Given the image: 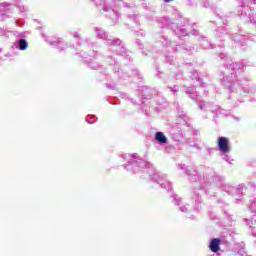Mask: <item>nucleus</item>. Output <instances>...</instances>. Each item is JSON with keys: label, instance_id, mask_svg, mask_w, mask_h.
I'll use <instances>...</instances> for the list:
<instances>
[{"label": "nucleus", "instance_id": "1", "mask_svg": "<svg viewBox=\"0 0 256 256\" xmlns=\"http://www.w3.org/2000/svg\"><path fill=\"white\" fill-rule=\"evenodd\" d=\"M218 147H219V151H221L222 153H229V151H230L229 138L220 137L218 139Z\"/></svg>", "mask_w": 256, "mask_h": 256}, {"label": "nucleus", "instance_id": "2", "mask_svg": "<svg viewBox=\"0 0 256 256\" xmlns=\"http://www.w3.org/2000/svg\"><path fill=\"white\" fill-rule=\"evenodd\" d=\"M221 239L218 238H214L210 241V251H212V253H217L221 248Z\"/></svg>", "mask_w": 256, "mask_h": 256}, {"label": "nucleus", "instance_id": "3", "mask_svg": "<svg viewBox=\"0 0 256 256\" xmlns=\"http://www.w3.org/2000/svg\"><path fill=\"white\" fill-rule=\"evenodd\" d=\"M155 139L156 141H158V143H162V144L167 143V137H165V134H163V132H157L155 134Z\"/></svg>", "mask_w": 256, "mask_h": 256}, {"label": "nucleus", "instance_id": "4", "mask_svg": "<svg viewBox=\"0 0 256 256\" xmlns=\"http://www.w3.org/2000/svg\"><path fill=\"white\" fill-rule=\"evenodd\" d=\"M18 45H19L20 51H25V49L29 47V42H27V40L25 39H20L18 42Z\"/></svg>", "mask_w": 256, "mask_h": 256}, {"label": "nucleus", "instance_id": "5", "mask_svg": "<svg viewBox=\"0 0 256 256\" xmlns=\"http://www.w3.org/2000/svg\"><path fill=\"white\" fill-rule=\"evenodd\" d=\"M165 1V3H171V1H173V0H164Z\"/></svg>", "mask_w": 256, "mask_h": 256}]
</instances>
